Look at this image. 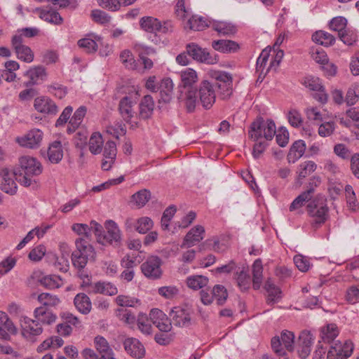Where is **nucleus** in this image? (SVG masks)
Returning a JSON list of instances; mask_svg holds the SVG:
<instances>
[{"label": "nucleus", "mask_w": 359, "mask_h": 359, "mask_svg": "<svg viewBox=\"0 0 359 359\" xmlns=\"http://www.w3.org/2000/svg\"><path fill=\"white\" fill-rule=\"evenodd\" d=\"M210 27L219 34L224 36L233 35L237 29L233 24L224 21H214L210 22Z\"/></svg>", "instance_id": "c85d7f7f"}, {"label": "nucleus", "mask_w": 359, "mask_h": 359, "mask_svg": "<svg viewBox=\"0 0 359 359\" xmlns=\"http://www.w3.org/2000/svg\"><path fill=\"white\" fill-rule=\"evenodd\" d=\"M162 260L155 255H151L142 264L141 270L143 274L153 280L158 279L162 275Z\"/></svg>", "instance_id": "6e6552de"}, {"label": "nucleus", "mask_w": 359, "mask_h": 359, "mask_svg": "<svg viewBox=\"0 0 359 359\" xmlns=\"http://www.w3.org/2000/svg\"><path fill=\"white\" fill-rule=\"evenodd\" d=\"M294 263L298 269L302 272L309 271L311 266L309 259L302 255H297L294 257Z\"/></svg>", "instance_id": "e2e57ef3"}, {"label": "nucleus", "mask_w": 359, "mask_h": 359, "mask_svg": "<svg viewBox=\"0 0 359 359\" xmlns=\"http://www.w3.org/2000/svg\"><path fill=\"white\" fill-rule=\"evenodd\" d=\"M40 283L48 289L58 288L62 285L61 278L55 275L46 276L40 280Z\"/></svg>", "instance_id": "8fccbe9b"}, {"label": "nucleus", "mask_w": 359, "mask_h": 359, "mask_svg": "<svg viewBox=\"0 0 359 359\" xmlns=\"http://www.w3.org/2000/svg\"><path fill=\"white\" fill-rule=\"evenodd\" d=\"M139 95L133 92L123 97L119 102L118 109L123 118L129 122L135 114V107L137 103Z\"/></svg>", "instance_id": "0eeeda50"}, {"label": "nucleus", "mask_w": 359, "mask_h": 359, "mask_svg": "<svg viewBox=\"0 0 359 359\" xmlns=\"http://www.w3.org/2000/svg\"><path fill=\"white\" fill-rule=\"evenodd\" d=\"M209 76L216 81V86L219 83H233L231 75L225 72L211 70L209 72Z\"/></svg>", "instance_id": "09e8293b"}, {"label": "nucleus", "mask_w": 359, "mask_h": 359, "mask_svg": "<svg viewBox=\"0 0 359 359\" xmlns=\"http://www.w3.org/2000/svg\"><path fill=\"white\" fill-rule=\"evenodd\" d=\"M306 144L303 140H297L293 143L287 156V161L294 163L304 154Z\"/></svg>", "instance_id": "bb28decb"}, {"label": "nucleus", "mask_w": 359, "mask_h": 359, "mask_svg": "<svg viewBox=\"0 0 359 359\" xmlns=\"http://www.w3.org/2000/svg\"><path fill=\"white\" fill-rule=\"evenodd\" d=\"M37 300L41 304V306L55 307L60 303V299L56 295L48 292H43L38 295Z\"/></svg>", "instance_id": "a19ab883"}, {"label": "nucleus", "mask_w": 359, "mask_h": 359, "mask_svg": "<svg viewBox=\"0 0 359 359\" xmlns=\"http://www.w3.org/2000/svg\"><path fill=\"white\" fill-rule=\"evenodd\" d=\"M140 23L142 29L151 33L158 32V29L160 27V21L151 16L142 18Z\"/></svg>", "instance_id": "58836bf2"}, {"label": "nucleus", "mask_w": 359, "mask_h": 359, "mask_svg": "<svg viewBox=\"0 0 359 359\" xmlns=\"http://www.w3.org/2000/svg\"><path fill=\"white\" fill-rule=\"evenodd\" d=\"M233 83H219L217 86L219 90V96L222 100L229 99L233 93Z\"/></svg>", "instance_id": "0e129e2a"}, {"label": "nucleus", "mask_w": 359, "mask_h": 359, "mask_svg": "<svg viewBox=\"0 0 359 359\" xmlns=\"http://www.w3.org/2000/svg\"><path fill=\"white\" fill-rule=\"evenodd\" d=\"M181 89L193 88L192 86L198 81V75L195 70L187 68L180 74Z\"/></svg>", "instance_id": "7c9ffc66"}, {"label": "nucleus", "mask_w": 359, "mask_h": 359, "mask_svg": "<svg viewBox=\"0 0 359 359\" xmlns=\"http://www.w3.org/2000/svg\"><path fill=\"white\" fill-rule=\"evenodd\" d=\"M42 172V166L36 158L30 156H22L19 158V168L17 172L16 180L25 187H37L35 177Z\"/></svg>", "instance_id": "f257e3e1"}, {"label": "nucleus", "mask_w": 359, "mask_h": 359, "mask_svg": "<svg viewBox=\"0 0 359 359\" xmlns=\"http://www.w3.org/2000/svg\"><path fill=\"white\" fill-rule=\"evenodd\" d=\"M311 198L309 197V191L302 192L290 204L289 208L290 211L292 212L299 210L304 205L306 202L311 200Z\"/></svg>", "instance_id": "13d9d810"}, {"label": "nucleus", "mask_w": 359, "mask_h": 359, "mask_svg": "<svg viewBox=\"0 0 359 359\" xmlns=\"http://www.w3.org/2000/svg\"><path fill=\"white\" fill-rule=\"evenodd\" d=\"M307 211L309 215L314 218L312 226L318 228L325 223L328 217V208L325 201L313 200L307 205Z\"/></svg>", "instance_id": "39448f33"}, {"label": "nucleus", "mask_w": 359, "mask_h": 359, "mask_svg": "<svg viewBox=\"0 0 359 359\" xmlns=\"http://www.w3.org/2000/svg\"><path fill=\"white\" fill-rule=\"evenodd\" d=\"M37 10L39 11V17L45 21L55 25H60L63 22L62 18L56 11H46L42 9Z\"/></svg>", "instance_id": "de8ad7c7"}, {"label": "nucleus", "mask_w": 359, "mask_h": 359, "mask_svg": "<svg viewBox=\"0 0 359 359\" xmlns=\"http://www.w3.org/2000/svg\"><path fill=\"white\" fill-rule=\"evenodd\" d=\"M316 164L312 161H304L298 167V180H303L316 169Z\"/></svg>", "instance_id": "49530a36"}, {"label": "nucleus", "mask_w": 359, "mask_h": 359, "mask_svg": "<svg viewBox=\"0 0 359 359\" xmlns=\"http://www.w3.org/2000/svg\"><path fill=\"white\" fill-rule=\"evenodd\" d=\"M187 25L189 28L194 31H202L206 27H210V23L208 24L207 20L198 16H193L188 20Z\"/></svg>", "instance_id": "a18cd8bd"}, {"label": "nucleus", "mask_w": 359, "mask_h": 359, "mask_svg": "<svg viewBox=\"0 0 359 359\" xmlns=\"http://www.w3.org/2000/svg\"><path fill=\"white\" fill-rule=\"evenodd\" d=\"M22 35H14L11 39V44L18 57L26 62H31L34 60V53L32 49L22 43Z\"/></svg>", "instance_id": "4468645a"}, {"label": "nucleus", "mask_w": 359, "mask_h": 359, "mask_svg": "<svg viewBox=\"0 0 359 359\" xmlns=\"http://www.w3.org/2000/svg\"><path fill=\"white\" fill-rule=\"evenodd\" d=\"M151 198V192L142 189L132 196V202L139 208H142Z\"/></svg>", "instance_id": "c03bdc74"}, {"label": "nucleus", "mask_w": 359, "mask_h": 359, "mask_svg": "<svg viewBox=\"0 0 359 359\" xmlns=\"http://www.w3.org/2000/svg\"><path fill=\"white\" fill-rule=\"evenodd\" d=\"M120 59L126 67L132 69L135 67V60L130 50H123L120 54Z\"/></svg>", "instance_id": "680f3d73"}, {"label": "nucleus", "mask_w": 359, "mask_h": 359, "mask_svg": "<svg viewBox=\"0 0 359 359\" xmlns=\"http://www.w3.org/2000/svg\"><path fill=\"white\" fill-rule=\"evenodd\" d=\"M198 97L205 109L211 108L216 100L214 85L206 80L201 81L198 88Z\"/></svg>", "instance_id": "9b49d317"}, {"label": "nucleus", "mask_w": 359, "mask_h": 359, "mask_svg": "<svg viewBox=\"0 0 359 359\" xmlns=\"http://www.w3.org/2000/svg\"><path fill=\"white\" fill-rule=\"evenodd\" d=\"M205 229L201 225L192 228L185 236L181 248H190L199 243L204 238Z\"/></svg>", "instance_id": "aec40b11"}, {"label": "nucleus", "mask_w": 359, "mask_h": 359, "mask_svg": "<svg viewBox=\"0 0 359 359\" xmlns=\"http://www.w3.org/2000/svg\"><path fill=\"white\" fill-rule=\"evenodd\" d=\"M303 84L311 90L316 91L322 89V83L317 77H306L304 79Z\"/></svg>", "instance_id": "774afa93"}, {"label": "nucleus", "mask_w": 359, "mask_h": 359, "mask_svg": "<svg viewBox=\"0 0 359 359\" xmlns=\"http://www.w3.org/2000/svg\"><path fill=\"white\" fill-rule=\"evenodd\" d=\"M154 108V102L151 95H145L140 103V116L143 119L151 117Z\"/></svg>", "instance_id": "2f4dec72"}, {"label": "nucleus", "mask_w": 359, "mask_h": 359, "mask_svg": "<svg viewBox=\"0 0 359 359\" xmlns=\"http://www.w3.org/2000/svg\"><path fill=\"white\" fill-rule=\"evenodd\" d=\"M312 40L324 46H332L335 42V38L332 34L323 30L316 32L312 35Z\"/></svg>", "instance_id": "c9c22d12"}, {"label": "nucleus", "mask_w": 359, "mask_h": 359, "mask_svg": "<svg viewBox=\"0 0 359 359\" xmlns=\"http://www.w3.org/2000/svg\"><path fill=\"white\" fill-rule=\"evenodd\" d=\"M88 292L93 294H102L104 295L113 296L117 294V287L109 282H97L90 286Z\"/></svg>", "instance_id": "b1692460"}, {"label": "nucleus", "mask_w": 359, "mask_h": 359, "mask_svg": "<svg viewBox=\"0 0 359 359\" xmlns=\"http://www.w3.org/2000/svg\"><path fill=\"white\" fill-rule=\"evenodd\" d=\"M347 22V20L344 17L337 16L333 18L329 24L330 29L332 31L337 32L339 35L341 32H344V31L346 30Z\"/></svg>", "instance_id": "5fc2aeb1"}, {"label": "nucleus", "mask_w": 359, "mask_h": 359, "mask_svg": "<svg viewBox=\"0 0 359 359\" xmlns=\"http://www.w3.org/2000/svg\"><path fill=\"white\" fill-rule=\"evenodd\" d=\"M43 133L37 128L29 130L26 134L18 137L16 142L21 146L28 149H37L42 142Z\"/></svg>", "instance_id": "9d476101"}, {"label": "nucleus", "mask_w": 359, "mask_h": 359, "mask_svg": "<svg viewBox=\"0 0 359 359\" xmlns=\"http://www.w3.org/2000/svg\"><path fill=\"white\" fill-rule=\"evenodd\" d=\"M86 114V107L84 106L80 107L74 112L73 116L69 121V126L67 131L69 133L74 132L83 121V119Z\"/></svg>", "instance_id": "72a5a7b5"}, {"label": "nucleus", "mask_w": 359, "mask_h": 359, "mask_svg": "<svg viewBox=\"0 0 359 359\" xmlns=\"http://www.w3.org/2000/svg\"><path fill=\"white\" fill-rule=\"evenodd\" d=\"M22 334L27 340L34 341L36 337L43 332V327L35 318L31 319L28 317H22L20 320Z\"/></svg>", "instance_id": "1a4fd4ad"}, {"label": "nucleus", "mask_w": 359, "mask_h": 359, "mask_svg": "<svg viewBox=\"0 0 359 359\" xmlns=\"http://www.w3.org/2000/svg\"><path fill=\"white\" fill-rule=\"evenodd\" d=\"M208 283V278L203 276H191L187 278V286L194 290L205 287Z\"/></svg>", "instance_id": "37998d69"}, {"label": "nucleus", "mask_w": 359, "mask_h": 359, "mask_svg": "<svg viewBox=\"0 0 359 359\" xmlns=\"http://www.w3.org/2000/svg\"><path fill=\"white\" fill-rule=\"evenodd\" d=\"M105 228L107 233L103 234L100 243L118 245L121 241V233L116 223L113 220H107L105 222Z\"/></svg>", "instance_id": "2eb2a0df"}, {"label": "nucleus", "mask_w": 359, "mask_h": 359, "mask_svg": "<svg viewBox=\"0 0 359 359\" xmlns=\"http://www.w3.org/2000/svg\"><path fill=\"white\" fill-rule=\"evenodd\" d=\"M353 350V344L350 341L344 344L340 341H333L327 352V359H346L351 356Z\"/></svg>", "instance_id": "f8f14e48"}, {"label": "nucleus", "mask_w": 359, "mask_h": 359, "mask_svg": "<svg viewBox=\"0 0 359 359\" xmlns=\"http://www.w3.org/2000/svg\"><path fill=\"white\" fill-rule=\"evenodd\" d=\"M150 319L148 318L146 314L140 313L137 319V323L138 329L141 331V332L144 334L149 335L152 332V327L150 323Z\"/></svg>", "instance_id": "3c124183"}, {"label": "nucleus", "mask_w": 359, "mask_h": 359, "mask_svg": "<svg viewBox=\"0 0 359 359\" xmlns=\"http://www.w3.org/2000/svg\"><path fill=\"white\" fill-rule=\"evenodd\" d=\"M103 139L100 133H93L88 142L89 150L93 154H100L103 147Z\"/></svg>", "instance_id": "ea45409f"}, {"label": "nucleus", "mask_w": 359, "mask_h": 359, "mask_svg": "<svg viewBox=\"0 0 359 359\" xmlns=\"http://www.w3.org/2000/svg\"><path fill=\"white\" fill-rule=\"evenodd\" d=\"M116 316L121 321L129 325H134L136 321L135 315L126 309H117Z\"/></svg>", "instance_id": "bf43d9fd"}, {"label": "nucleus", "mask_w": 359, "mask_h": 359, "mask_svg": "<svg viewBox=\"0 0 359 359\" xmlns=\"http://www.w3.org/2000/svg\"><path fill=\"white\" fill-rule=\"evenodd\" d=\"M338 334V327L334 323L328 324L320 330L321 339L325 343L333 342Z\"/></svg>", "instance_id": "f704fd0d"}, {"label": "nucleus", "mask_w": 359, "mask_h": 359, "mask_svg": "<svg viewBox=\"0 0 359 359\" xmlns=\"http://www.w3.org/2000/svg\"><path fill=\"white\" fill-rule=\"evenodd\" d=\"M276 133L275 123L271 119L259 118L252 123L248 131L249 137L253 141L260 140L271 141Z\"/></svg>", "instance_id": "7ed1b4c3"}, {"label": "nucleus", "mask_w": 359, "mask_h": 359, "mask_svg": "<svg viewBox=\"0 0 359 359\" xmlns=\"http://www.w3.org/2000/svg\"><path fill=\"white\" fill-rule=\"evenodd\" d=\"M173 86V82L170 78H165L161 81L158 88L160 102L168 103L170 102L172 97Z\"/></svg>", "instance_id": "a878e982"}, {"label": "nucleus", "mask_w": 359, "mask_h": 359, "mask_svg": "<svg viewBox=\"0 0 359 359\" xmlns=\"http://www.w3.org/2000/svg\"><path fill=\"white\" fill-rule=\"evenodd\" d=\"M212 46L215 50L224 53H236L240 49L239 44L231 40H215L212 42Z\"/></svg>", "instance_id": "393cba45"}, {"label": "nucleus", "mask_w": 359, "mask_h": 359, "mask_svg": "<svg viewBox=\"0 0 359 359\" xmlns=\"http://www.w3.org/2000/svg\"><path fill=\"white\" fill-rule=\"evenodd\" d=\"M76 250L72 254L73 266L77 269H83L89 260L95 255L93 245L86 239L78 238L75 241Z\"/></svg>", "instance_id": "f03ea898"}, {"label": "nucleus", "mask_w": 359, "mask_h": 359, "mask_svg": "<svg viewBox=\"0 0 359 359\" xmlns=\"http://www.w3.org/2000/svg\"><path fill=\"white\" fill-rule=\"evenodd\" d=\"M72 230L83 238L89 239L90 236V228L86 224L75 223L72 226Z\"/></svg>", "instance_id": "052dcab7"}, {"label": "nucleus", "mask_w": 359, "mask_h": 359, "mask_svg": "<svg viewBox=\"0 0 359 359\" xmlns=\"http://www.w3.org/2000/svg\"><path fill=\"white\" fill-rule=\"evenodd\" d=\"M264 288L268 292L267 303L269 304H273L280 298V290L270 279L265 283Z\"/></svg>", "instance_id": "e433bc0d"}, {"label": "nucleus", "mask_w": 359, "mask_h": 359, "mask_svg": "<svg viewBox=\"0 0 359 359\" xmlns=\"http://www.w3.org/2000/svg\"><path fill=\"white\" fill-rule=\"evenodd\" d=\"M177 98L183 102L188 112H193L198 102L197 90L194 88L181 89L180 95Z\"/></svg>", "instance_id": "a211bd4d"}, {"label": "nucleus", "mask_w": 359, "mask_h": 359, "mask_svg": "<svg viewBox=\"0 0 359 359\" xmlns=\"http://www.w3.org/2000/svg\"><path fill=\"white\" fill-rule=\"evenodd\" d=\"M313 344L312 335L307 331L301 332L299 337V344L297 352L299 356L305 359L311 353V346Z\"/></svg>", "instance_id": "4be33fe9"}, {"label": "nucleus", "mask_w": 359, "mask_h": 359, "mask_svg": "<svg viewBox=\"0 0 359 359\" xmlns=\"http://www.w3.org/2000/svg\"><path fill=\"white\" fill-rule=\"evenodd\" d=\"M263 266L261 259H257L252 265V285L255 290H258L262 282Z\"/></svg>", "instance_id": "4c0bfd02"}, {"label": "nucleus", "mask_w": 359, "mask_h": 359, "mask_svg": "<svg viewBox=\"0 0 359 359\" xmlns=\"http://www.w3.org/2000/svg\"><path fill=\"white\" fill-rule=\"evenodd\" d=\"M158 294L165 299H172L179 293V290L175 286H163L158 290Z\"/></svg>", "instance_id": "69168bd1"}, {"label": "nucleus", "mask_w": 359, "mask_h": 359, "mask_svg": "<svg viewBox=\"0 0 359 359\" xmlns=\"http://www.w3.org/2000/svg\"><path fill=\"white\" fill-rule=\"evenodd\" d=\"M26 76L29 79L27 86L34 85L38 83L39 81H43L46 79V69L41 66H37L29 69L26 72Z\"/></svg>", "instance_id": "473e14b6"}, {"label": "nucleus", "mask_w": 359, "mask_h": 359, "mask_svg": "<svg viewBox=\"0 0 359 359\" xmlns=\"http://www.w3.org/2000/svg\"><path fill=\"white\" fill-rule=\"evenodd\" d=\"M74 304L76 309L83 314H88L91 311V301L85 293L77 294L74 299Z\"/></svg>", "instance_id": "cd10ccee"}, {"label": "nucleus", "mask_w": 359, "mask_h": 359, "mask_svg": "<svg viewBox=\"0 0 359 359\" xmlns=\"http://www.w3.org/2000/svg\"><path fill=\"white\" fill-rule=\"evenodd\" d=\"M235 278L238 286L242 291H246L250 285V277L245 268L239 269L236 272Z\"/></svg>", "instance_id": "79ce46f5"}, {"label": "nucleus", "mask_w": 359, "mask_h": 359, "mask_svg": "<svg viewBox=\"0 0 359 359\" xmlns=\"http://www.w3.org/2000/svg\"><path fill=\"white\" fill-rule=\"evenodd\" d=\"M34 107L35 109L40 113L55 114L58 111L55 103L46 97L36 98L34 100Z\"/></svg>", "instance_id": "412c9836"}, {"label": "nucleus", "mask_w": 359, "mask_h": 359, "mask_svg": "<svg viewBox=\"0 0 359 359\" xmlns=\"http://www.w3.org/2000/svg\"><path fill=\"white\" fill-rule=\"evenodd\" d=\"M211 291L213 298H215L217 304H224L228 297L226 289L223 285H216Z\"/></svg>", "instance_id": "864d4df0"}, {"label": "nucleus", "mask_w": 359, "mask_h": 359, "mask_svg": "<svg viewBox=\"0 0 359 359\" xmlns=\"http://www.w3.org/2000/svg\"><path fill=\"white\" fill-rule=\"evenodd\" d=\"M48 160L52 163H59L63 157V149L60 141H54L50 144L47 151Z\"/></svg>", "instance_id": "c756f323"}, {"label": "nucleus", "mask_w": 359, "mask_h": 359, "mask_svg": "<svg viewBox=\"0 0 359 359\" xmlns=\"http://www.w3.org/2000/svg\"><path fill=\"white\" fill-rule=\"evenodd\" d=\"M186 50L187 54L197 62L214 65L219 61L217 55L211 54L206 49L202 48L195 43H188L186 46Z\"/></svg>", "instance_id": "423d86ee"}, {"label": "nucleus", "mask_w": 359, "mask_h": 359, "mask_svg": "<svg viewBox=\"0 0 359 359\" xmlns=\"http://www.w3.org/2000/svg\"><path fill=\"white\" fill-rule=\"evenodd\" d=\"M0 175L2 177L1 189L6 194H15L17 191V184L13 179L14 177L16 178L15 172H10L7 168H3L1 170Z\"/></svg>", "instance_id": "6ab92c4d"}, {"label": "nucleus", "mask_w": 359, "mask_h": 359, "mask_svg": "<svg viewBox=\"0 0 359 359\" xmlns=\"http://www.w3.org/2000/svg\"><path fill=\"white\" fill-rule=\"evenodd\" d=\"M91 17L95 22L102 25L109 23L111 20L110 16H109L105 12L100 10L93 11Z\"/></svg>", "instance_id": "338daca9"}, {"label": "nucleus", "mask_w": 359, "mask_h": 359, "mask_svg": "<svg viewBox=\"0 0 359 359\" xmlns=\"http://www.w3.org/2000/svg\"><path fill=\"white\" fill-rule=\"evenodd\" d=\"M153 225L154 223L151 218L148 217H142L137 220L135 229L140 233H146L153 227Z\"/></svg>", "instance_id": "4d7b16f0"}, {"label": "nucleus", "mask_w": 359, "mask_h": 359, "mask_svg": "<svg viewBox=\"0 0 359 359\" xmlns=\"http://www.w3.org/2000/svg\"><path fill=\"white\" fill-rule=\"evenodd\" d=\"M170 317L175 325L183 327L191 324L192 311L188 307L175 306L170 312Z\"/></svg>", "instance_id": "ddd939ff"}, {"label": "nucleus", "mask_w": 359, "mask_h": 359, "mask_svg": "<svg viewBox=\"0 0 359 359\" xmlns=\"http://www.w3.org/2000/svg\"><path fill=\"white\" fill-rule=\"evenodd\" d=\"M294 339V335L292 332L284 330L280 337L276 336L271 339V348L278 356H283L286 351H293Z\"/></svg>", "instance_id": "20e7f679"}, {"label": "nucleus", "mask_w": 359, "mask_h": 359, "mask_svg": "<svg viewBox=\"0 0 359 359\" xmlns=\"http://www.w3.org/2000/svg\"><path fill=\"white\" fill-rule=\"evenodd\" d=\"M124 349L128 354L135 358H142L145 355V348L136 338L128 337L123 341Z\"/></svg>", "instance_id": "f3484780"}, {"label": "nucleus", "mask_w": 359, "mask_h": 359, "mask_svg": "<svg viewBox=\"0 0 359 359\" xmlns=\"http://www.w3.org/2000/svg\"><path fill=\"white\" fill-rule=\"evenodd\" d=\"M34 318L41 324L50 325L55 322L57 316L50 309L44 306H39L34 311Z\"/></svg>", "instance_id": "5701e85b"}, {"label": "nucleus", "mask_w": 359, "mask_h": 359, "mask_svg": "<svg viewBox=\"0 0 359 359\" xmlns=\"http://www.w3.org/2000/svg\"><path fill=\"white\" fill-rule=\"evenodd\" d=\"M149 319L152 323L163 332H169L172 330L170 319L158 309H153L149 313Z\"/></svg>", "instance_id": "dca6fc26"}, {"label": "nucleus", "mask_w": 359, "mask_h": 359, "mask_svg": "<svg viewBox=\"0 0 359 359\" xmlns=\"http://www.w3.org/2000/svg\"><path fill=\"white\" fill-rule=\"evenodd\" d=\"M116 303L122 307H134L140 304V300L134 297L120 294L115 299Z\"/></svg>", "instance_id": "603ef678"}, {"label": "nucleus", "mask_w": 359, "mask_h": 359, "mask_svg": "<svg viewBox=\"0 0 359 359\" xmlns=\"http://www.w3.org/2000/svg\"><path fill=\"white\" fill-rule=\"evenodd\" d=\"M94 343L97 351L99 352L100 356L102 355L112 353V350L110 348L107 341L100 336H97L94 339Z\"/></svg>", "instance_id": "6e6d98bb"}]
</instances>
